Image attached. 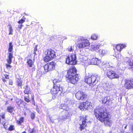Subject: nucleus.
<instances>
[{"label": "nucleus", "instance_id": "37998d69", "mask_svg": "<svg viewBox=\"0 0 133 133\" xmlns=\"http://www.w3.org/2000/svg\"><path fill=\"white\" fill-rule=\"evenodd\" d=\"M8 63L9 64H10L11 62V59H8L7 60Z\"/></svg>", "mask_w": 133, "mask_h": 133}, {"label": "nucleus", "instance_id": "6e6552de", "mask_svg": "<svg viewBox=\"0 0 133 133\" xmlns=\"http://www.w3.org/2000/svg\"><path fill=\"white\" fill-rule=\"evenodd\" d=\"M45 58H55L56 57V52L52 49H47Z\"/></svg>", "mask_w": 133, "mask_h": 133}, {"label": "nucleus", "instance_id": "a18cd8bd", "mask_svg": "<svg viewBox=\"0 0 133 133\" xmlns=\"http://www.w3.org/2000/svg\"><path fill=\"white\" fill-rule=\"evenodd\" d=\"M71 58H76V56L75 54H72L71 55Z\"/></svg>", "mask_w": 133, "mask_h": 133}, {"label": "nucleus", "instance_id": "412c9836", "mask_svg": "<svg viewBox=\"0 0 133 133\" xmlns=\"http://www.w3.org/2000/svg\"><path fill=\"white\" fill-rule=\"evenodd\" d=\"M14 110V108L11 106H9L7 107V110L9 112L12 113Z\"/></svg>", "mask_w": 133, "mask_h": 133}, {"label": "nucleus", "instance_id": "9d476101", "mask_svg": "<svg viewBox=\"0 0 133 133\" xmlns=\"http://www.w3.org/2000/svg\"><path fill=\"white\" fill-rule=\"evenodd\" d=\"M78 41H82V42L83 45L84 47H85L89 46L90 44V43L87 40V39H85L83 37H81L78 39Z\"/></svg>", "mask_w": 133, "mask_h": 133}, {"label": "nucleus", "instance_id": "9b49d317", "mask_svg": "<svg viewBox=\"0 0 133 133\" xmlns=\"http://www.w3.org/2000/svg\"><path fill=\"white\" fill-rule=\"evenodd\" d=\"M125 86L128 89L133 88V79L131 80H126Z\"/></svg>", "mask_w": 133, "mask_h": 133}, {"label": "nucleus", "instance_id": "e433bc0d", "mask_svg": "<svg viewBox=\"0 0 133 133\" xmlns=\"http://www.w3.org/2000/svg\"><path fill=\"white\" fill-rule=\"evenodd\" d=\"M31 117L32 119H33L35 117V114L34 113H32L31 115Z\"/></svg>", "mask_w": 133, "mask_h": 133}, {"label": "nucleus", "instance_id": "3c124183", "mask_svg": "<svg viewBox=\"0 0 133 133\" xmlns=\"http://www.w3.org/2000/svg\"><path fill=\"white\" fill-rule=\"evenodd\" d=\"M5 115L4 113L2 114V118L3 119H4L5 118Z\"/></svg>", "mask_w": 133, "mask_h": 133}, {"label": "nucleus", "instance_id": "4468645a", "mask_svg": "<svg viewBox=\"0 0 133 133\" xmlns=\"http://www.w3.org/2000/svg\"><path fill=\"white\" fill-rule=\"evenodd\" d=\"M89 61H91V62L88 64L92 65H97L101 62L100 60L98 59H91V60Z\"/></svg>", "mask_w": 133, "mask_h": 133}, {"label": "nucleus", "instance_id": "864d4df0", "mask_svg": "<svg viewBox=\"0 0 133 133\" xmlns=\"http://www.w3.org/2000/svg\"><path fill=\"white\" fill-rule=\"evenodd\" d=\"M3 81L4 82H6V80L5 79H3Z\"/></svg>", "mask_w": 133, "mask_h": 133}, {"label": "nucleus", "instance_id": "680f3d73", "mask_svg": "<svg viewBox=\"0 0 133 133\" xmlns=\"http://www.w3.org/2000/svg\"><path fill=\"white\" fill-rule=\"evenodd\" d=\"M87 61H89V60H87Z\"/></svg>", "mask_w": 133, "mask_h": 133}, {"label": "nucleus", "instance_id": "cd10ccee", "mask_svg": "<svg viewBox=\"0 0 133 133\" xmlns=\"http://www.w3.org/2000/svg\"><path fill=\"white\" fill-rule=\"evenodd\" d=\"M25 18H22L21 20H19L18 22V23L19 24H22L25 21Z\"/></svg>", "mask_w": 133, "mask_h": 133}, {"label": "nucleus", "instance_id": "603ef678", "mask_svg": "<svg viewBox=\"0 0 133 133\" xmlns=\"http://www.w3.org/2000/svg\"><path fill=\"white\" fill-rule=\"evenodd\" d=\"M130 128L131 131L133 132V125H131Z\"/></svg>", "mask_w": 133, "mask_h": 133}, {"label": "nucleus", "instance_id": "c756f323", "mask_svg": "<svg viewBox=\"0 0 133 133\" xmlns=\"http://www.w3.org/2000/svg\"><path fill=\"white\" fill-rule=\"evenodd\" d=\"M16 103H17V104L19 105L22 102V100L18 98L16 99Z\"/></svg>", "mask_w": 133, "mask_h": 133}, {"label": "nucleus", "instance_id": "c9c22d12", "mask_svg": "<svg viewBox=\"0 0 133 133\" xmlns=\"http://www.w3.org/2000/svg\"><path fill=\"white\" fill-rule=\"evenodd\" d=\"M29 98L28 97H25L24 100L25 101L27 102H30V100L29 99Z\"/></svg>", "mask_w": 133, "mask_h": 133}, {"label": "nucleus", "instance_id": "f03ea898", "mask_svg": "<svg viewBox=\"0 0 133 133\" xmlns=\"http://www.w3.org/2000/svg\"><path fill=\"white\" fill-rule=\"evenodd\" d=\"M77 70L74 66L71 67L67 71L66 77L68 78L69 82L73 84H76L79 79V75L76 74Z\"/></svg>", "mask_w": 133, "mask_h": 133}, {"label": "nucleus", "instance_id": "8fccbe9b", "mask_svg": "<svg viewBox=\"0 0 133 133\" xmlns=\"http://www.w3.org/2000/svg\"><path fill=\"white\" fill-rule=\"evenodd\" d=\"M4 76L6 79H9V75H4Z\"/></svg>", "mask_w": 133, "mask_h": 133}, {"label": "nucleus", "instance_id": "72a5a7b5", "mask_svg": "<svg viewBox=\"0 0 133 133\" xmlns=\"http://www.w3.org/2000/svg\"><path fill=\"white\" fill-rule=\"evenodd\" d=\"M14 126L13 125H11L8 129V130L9 131H11L13 130L14 129Z\"/></svg>", "mask_w": 133, "mask_h": 133}, {"label": "nucleus", "instance_id": "4d7b16f0", "mask_svg": "<svg viewBox=\"0 0 133 133\" xmlns=\"http://www.w3.org/2000/svg\"><path fill=\"white\" fill-rule=\"evenodd\" d=\"M22 133H26V132L25 131H24L22 132Z\"/></svg>", "mask_w": 133, "mask_h": 133}, {"label": "nucleus", "instance_id": "20e7f679", "mask_svg": "<svg viewBox=\"0 0 133 133\" xmlns=\"http://www.w3.org/2000/svg\"><path fill=\"white\" fill-rule=\"evenodd\" d=\"M99 79V77L96 75L92 76L86 75L85 78V82L91 87H94Z\"/></svg>", "mask_w": 133, "mask_h": 133}, {"label": "nucleus", "instance_id": "49530a36", "mask_svg": "<svg viewBox=\"0 0 133 133\" xmlns=\"http://www.w3.org/2000/svg\"><path fill=\"white\" fill-rule=\"evenodd\" d=\"M2 123L5 128L6 129L7 128L6 125H5V123L4 122V121H3V122H2Z\"/></svg>", "mask_w": 133, "mask_h": 133}, {"label": "nucleus", "instance_id": "b1692460", "mask_svg": "<svg viewBox=\"0 0 133 133\" xmlns=\"http://www.w3.org/2000/svg\"><path fill=\"white\" fill-rule=\"evenodd\" d=\"M128 62V64L133 68V59H129Z\"/></svg>", "mask_w": 133, "mask_h": 133}, {"label": "nucleus", "instance_id": "f8f14e48", "mask_svg": "<svg viewBox=\"0 0 133 133\" xmlns=\"http://www.w3.org/2000/svg\"><path fill=\"white\" fill-rule=\"evenodd\" d=\"M76 59H66V63L69 65H75L77 62Z\"/></svg>", "mask_w": 133, "mask_h": 133}, {"label": "nucleus", "instance_id": "5fc2aeb1", "mask_svg": "<svg viewBox=\"0 0 133 133\" xmlns=\"http://www.w3.org/2000/svg\"><path fill=\"white\" fill-rule=\"evenodd\" d=\"M106 63L105 62H103L102 64L103 65H104Z\"/></svg>", "mask_w": 133, "mask_h": 133}, {"label": "nucleus", "instance_id": "6ab92c4d", "mask_svg": "<svg viewBox=\"0 0 133 133\" xmlns=\"http://www.w3.org/2000/svg\"><path fill=\"white\" fill-rule=\"evenodd\" d=\"M17 84L18 87H21L22 85V80L21 79H17Z\"/></svg>", "mask_w": 133, "mask_h": 133}, {"label": "nucleus", "instance_id": "ddd939ff", "mask_svg": "<svg viewBox=\"0 0 133 133\" xmlns=\"http://www.w3.org/2000/svg\"><path fill=\"white\" fill-rule=\"evenodd\" d=\"M126 46H127L125 44H118L116 45L115 47L118 51L120 52L123 49L125 48Z\"/></svg>", "mask_w": 133, "mask_h": 133}, {"label": "nucleus", "instance_id": "2eb2a0df", "mask_svg": "<svg viewBox=\"0 0 133 133\" xmlns=\"http://www.w3.org/2000/svg\"><path fill=\"white\" fill-rule=\"evenodd\" d=\"M55 63L54 62H52L49 63L47 64L48 65L49 70L50 71L54 69Z\"/></svg>", "mask_w": 133, "mask_h": 133}, {"label": "nucleus", "instance_id": "bb28decb", "mask_svg": "<svg viewBox=\"0 0 133 133\" xmlns=\"http://www.w3.org/2000/svg\"><path fill=\"white\" fill-rule=\"evenodd\" d=\"M38 45H36L35 47L34 48V54L35 55L34 56V58H36V57H35V55H36V52L37 51V47H38Z\"/></svg>", "mask_w": 133, "mask_h": 133}, {"label": "nucleus", "instance_id": "c85d7f7f", "mask_svg": "<svg viewBox=\"0 0 133 133\" xmlns=\"http://www.w3.org/2000/svg\"><path fill=\"white\" fill-rule=\"evenodd\" d=\"M24 118L23 117H21L20 118L19 120H17V123L18 124L20 125L21 123L23 121Z\"/></svg>", "mask_w": 133, "mask_h": 133}, {"label": "nucleus", "instance_id": "13d9d810", "mask_svg": "<svg viewBox=\"0 0 133 133\" xmlns=\"http://www.w3.org/2000/svg\"><path fill=\"white\" fill-rule=\"evenodd\" d=\"M67 58H69V57H67Z\"/></svg>", "mask_w": 133, "mask_h": 133}, {"label": "nucleus", "instance_id": "052dcab7", "mask_svg": "<svg viewBox=\"0 0 133 133\" xmlns=\"http://www.w3.org/2000/svg\"><path fill=\"white\" fill-rule=\"evenodd\" d=\"M32 100H34V98H33V97H32Z\"/></svg>", "mask_w": 133, "mask_h": 133}, {"label": "nucleus", "instance_id": "f704fd0d", "mask_svg": "<svg viewBox=\"0 0 133 133\" xmlns=\"http://www.w3.org/2000/svg\"><path fill=\"white\" fill-rule=\"evenodd\" d=\"M8 56V58H12L13 57V53L11 52L9 53Z\"/></svg>", "mask_w": 133, "mask_h": 133}, {"label": "nucleus", "instance_id": "a878e982", "mask_svg": "<svg viewBox=\"0 0 133 133\" xmlns=\"http://www.w3.org/2000/svg\"><path fill=\"white\" fill-rule=\"evenodd\" d=\"M77 46L79 49H81L84 48L83 43L82 42L78 43Z\"/></svg>", "mask_w": 133, "mask_h": 133}, {"label": "nucleus", "instance_id": "f257e3e1", "mask_svg": "<svg viewBox=\"0 0 133 133\" xmlns=\"http://www.w3.org/2000/svg\"><path fill=\"white\" fill-rule=\"evenodd\" d=\"M105 111V109L103 107L97 108L94 110V114L97 118L101 122H103L107 126H110L112 122Z\"/></svg>", "mask_w": 133, "mask_h": 133}, {"label": "nucleus", "instance_id": "bf43d9fd", "mask_svg": "<svg viewBox=\"0 0 133 133\" xmlns=\"http://www.w3.org/2000/svg\"><path fill=\"white\" fill-rule=\"evenodd\" d=\"M126 127H127V126H126V127H125V129H126Z\"/></svg>", "mask_w": 133, "mask_h": 133}, {"label": "nucleus", "instance_id": "7ed1b4c3", "mask_svg": "<svg viewBox=\"0 0 133 133\" xmlns=\"http://www.w3.org/2000/svg\"><path fill=\"white\" fill-rule=\"evenodd\" d=\"M53 83L54 84L53 88L51 89V93L54 96L58 95H60L62 92V89L60 87L61 81L55 79L53 80Z\"/></svg>", "mask_w": 133, "mask_h": 133}, {"label": "nucleus", "instance_id": "0eeeda50", "mask_svg": "<svg viewBox=\"0 0 133 133\" xmlns=\"http://www.w3.org/2000/svg\"><path fill=\"white\" fill-rule=\"evenodd\" d=\"M76 98L78 100H83L87 98V95L86 93L82 91H78L75 95Z\"/></svg>", "mask_w": 133, "mask_h": 133}, {"label": "nucleus", "instance_id": "4be33fe9", "mask_svg": "<svg viewBox=\"0 0 133 133\" xmlns=\"http://www.w3.org/2000/svg\"><path fill=\"white\" fill-rule=\"evenodd\" d=\"M24 92L25 94H28L30 93V88L28 87L27 85H26L25 88Z\"/></svg>", "mask_w": 133, "mask_h": 133}, {"label": "nucleus", "instance_id": "4c0bfd02", "mask_svg": "<svg viewBox=\"0 0 133 133\" xmlns=\"http://www.w3.org/2000/svg\"><path fill=\"white\" fill-rule=\"evenodd\" d=\"M34 129H30L28 130L29 133H32L34 131Z\"/></svg>", "mask_w": 133, "mask_h": 133}, {"label": "nucleus", "instance_id": "393cba45", "mask_svg": "<svg viewBox=\"0 0 133 133\" xmlns=\"http://www.w3.org/2000/svg\"><path fill=\"white\" fill-rule=\"evenodd\" d=\"M98 38V36L96 34H93L91 36V38L93 40H96Z\"/></svg>", "mask_w": 133, "mask_h": 133}, {"label": "nucleus", "instance_id": "de8ad7c7", "mask_svg": "<svg viewBox=\"0 0 133 133\" xmlns=\"http://www.w3.org/2000/svg\"><path fill=\"white\" fill-rule=\"evenodd\" d=\"M68 50L69 51H71L72 50V49L71 46L70 48H68Z\"/></svg>", "mask_w": 133, "mask_h": 133}, {"label": "nucleus", "instance_id": "473e14b6", "mask_svg": "<svg viewBox=\"0 0 133 133\" xmlns=\"http://www.w3.org/2000/svg\"><path fill=\"white\" fill-rule=\"evenodd\" d=\"M9 35H12V32L13 31L12 29V26H10L9 29Z\"/></svg>", "mask_w": 133, "mask_h": 133}, {"label": "nucleus", "instance_id": "7c9ffc66", "mask_svg": "<svg viewBox=\"0 0 133 133\" xmlns=\"http://www.w3.org/2000/svg\"><path fill=\"white\" fill-rule=\"evenodd\" d=\"M107 87L109 89H110L113 87V85L111 83H109L107 85Z\"/></svg>", "mask_w": 133, "mask_h": 133}, {"label": "nucleus", "instance_id": "5701e85b", "mask_svg": "<svg viewBox=\"0 0 133 133\" xmlns=\"http://www.w3.org/2000/svg\"><path fill=\"white\" fill-rule=\"evenodd\" d=\"M79 108L81 110H83L84 109H85V106L83 102L79 104Z\"/></svg>", "mask_w": 133, "mask_h": 133}, {"label": "nucleus", "instance_id": "39448f33", "mask_svg": "<svg viewBox=\"0 0 133 133\" xmlns=\"http://www.w3.org/2000/svg\"><path fill=\"white\" fill-rule=\"evenodd\" d=\"M107 76L110 79H112L114 78H118L119 76L116 74L114 71L108 70L106 74Z\"/></svg>", "mask_w": 133, "mask_h": 133}, {"label": "nucleus", "instance_id": "2f4dec72", "mask_svg": "<svg viewBox=\"0 0 133 133\" xmlns=\"http://www.w3.org/2000/svg\"><path fill=\"white\" fill-rule=\"evenodd\" d=\"M44 68L45 72H48L50 71V70H49L48 65L47 64L45 65L44 67Z\"/></svg>", "mask_w": 133, "mask_h": 133}, {"label": "nucleus", "instance_id": "09e8293b", "mask_svg": "<svg viewBox=\"0 0 133 133\" xmlns=\"http://www.w3.org/2000/svg\"><path fill=\"white\" fill-rule=\"evenodd\" d=\"M23 26V25L22 24H20L18 25V28L20 29H21Z\"/></svg>", "mask_w": 133, "mask_h": 133}, {"label": "nucleus", "instance_id": "aec40b11", "mask_svg": "<svg viewBox=\"0 0 133 133\" xmlns=\"http://www.w3.org/2000/svg\"><path fill=\"white\" fill-rule=\"evenodd\" d=\"M27 63L28 65L30 67H32L34 64L33 61L31 59H29L28 60Z\"/></svg>", "mask_w": 133, "mask_h": 133}, {"label": "nucleus", "instance_id": "ea45409f", "mask_svg": "<svg viewBox=\"0 0 133 133\" xmlns=\"http://www.w3.org/2000/svg\"><path fill=\"white\" fill-rule=\"evenodd\" d=\"M6 65L7 69H10L11 68V65L6 64Z\"/></svg>", "mask_w": 133, "mask_h": 133}, {"label": "nucleus", "instance_id": "1a4fd4ad", "mask_svg": "<svg viewBox=\"0 0 133 133\" xmlns=\"http://www.w3.org/2000/svg\"><path fill=\"white\" fill-rule=\"evenodd\" d=\"M91 50L95 51L97 52H99V55L103 56L105 54V51L104 50H101L100 49L99 47L98 46H94L92 45L91 46Z\"/></svg>", "mask_w": 133, "mask_h": 133}, {"label": "nucleus", "instance_id": "423d86ee", "mask_svg": "<svg viewBox=\"0 0 133 133\" xmlns=\"http://www.w3.org/2000/svg\"><path fill=\"white\" fill-rule=\"evenodd\" d=\"M87 119L86 116H83L79 120V123L80 126L79 127L81 131L85 128L86 127L88 122L87 121Z\"/></svg>", "mask_w": 133, "mask_h": 133}, {"label": "nucleus", "instance_id": "58836bf2", "mask_svg": "<svg viewBox=\"0 0 133 133\" xmlns=\"http://www.w3.org/2000/svg\"><path fill=\"white\" fill-rule=\"evenodd\" d=\"M50 59H43V60L45 62H47L50 61Z\"/></svg>", "mask_w": 133, "mask_h": 133}, {"label": "nucleus", "instance_id": "dca6fc26", "mask_svg": "<svg viewBox=\"0 0 133 133\" xmlns=\"http://www.w3.org/2000/svg\"><path fill=\"white\" fill-rule=\"evenodd\" d=\"M109 97H105L103 98L102 100V103L104 104L109 105Z\"/></svg>", "mask_w": 133, "mask_h": 133}, {"label": "nucleus", "instance_id": "a19ab883", "mask_svg": "<svg viewBox=\"0 0 133 133\" xmlns=\"http://www.w3.org/2000/svg\"><path fill=\"white\" fill-rule=\"evenodd\" d=\"M66 118V116H60L59 118L60 119H65Z\"/></svg>", "mask_w": 133, "mask_h": 133}, {"label": "nucleus", "instance_id": "c03bdc74", "mask_svg": "<svg viewBox=\"0 0 133 133\" xmlns=\"http://www.w3.org/2000/svg\"><path fill=\"white\" fill-rule=\"evenodd\" d=\"M9 85H12L13 84V82L12 80L11 79H9Z\"/></svg>", "mask_w": 133, "mask_h": 133}, {"label": "nucleus", "instance_id": "79ce46f5", "mask_svg": "<svg viewBox=\"0 0 133 133\" xmlns=\"http://www.w3.org/2000/svg\"><path fill=\"white\" fill-rule=\"evenodd\" d=\"M115 57L116 58H121V55L120 54H118V55H116Z\"/></svg>", "mask_w": 133, "mask_h": 133}, {"label": "nucleus", "instance_id": "6e6d98bb", "mask_svg": "<svg viewBox=\"0 0 133 133\" xmlns=\"http://www.w3.org/2000/svg\"><path fill=\"white\" fill-rule=\"evenodd\" d=\"M10 100L11 101H12V100H13V98H11L10 99Z\"/></svg>", "mask_w": 133, "mask_h": 133}, {"label": "nucleus", "instance_id": "f3484780", "mask_svg": "<svg viewBox=\"0 0 133 133\" xmlns=\"http://www.w3.org/2000/svg\"><path fill=\"white\" fill-rule=\"evenodd\" d=\"M83 103L85 109H87L90 108L91 106V103L90 102L88 101H86L83 102Z\"/></svg>", "mask_w": 133, "mask_h": 133}, {"label": "nucleus", "instance_id": "a211bd4d", "mask_svg": "<svg viewBox=\"0 0 133 133\" xmlns=\"http://www.w3.org/2000/svg\"><path fill=\"white\" fill-rule=\"evenodd\" d=\"M13 45L12 42H10L9 44L8 51L9 52H11L13 49Z\"/></svg>", "mask_w": 133, "mask_h": 133}]
</instances>
